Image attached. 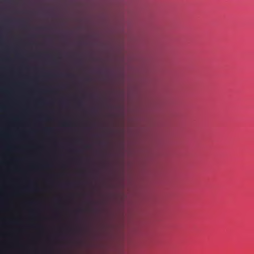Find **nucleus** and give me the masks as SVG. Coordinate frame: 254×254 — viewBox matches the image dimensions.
Wrapping results in <instances>:
<instances>
[{
  "label": "nucleus",
  "mask_w": 254,
  "mask_h": 254,
  "mask_svg": "<svg viewBox=\"0 0 254 254\" xmlns=\"http://www.w3.org/2000/svg\"><path fill=\"white\" fill-rule=\"evenodd\" d=\"M89 147V146H88V145L86 146L87 148H88Z\"/></svg>",
  "instance_id": "1"
}]
</instances>
